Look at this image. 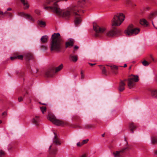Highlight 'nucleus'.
Instances as JSON below:
<instances>
[{"label": "nucleus", "mask_w": 157, "mask_h": 157, "mask_svg": "<svg viewBox=\"0 0 157 157\" xmlns=\"http://www.w3.org/2000/svg\"><path fill=\"white\" fill-rule=\"evenodd\" d=\"M50 48L51 51L60 52L63 48V41L59 33H54L52 35Z\"/></svg>", "instance_id": "f257e3e1"}, {"label": "nucleus", "mask_w": 157, "mask_h": 157, "mask_svg": "<svg viewBox=\"0 0 157 157\" xmlns=\"http://www.w3.org/2000/svg\"><path fill=\"white\" fill-rule=\"evenodd\" d=\"M78 6H73L68 8L65 11L59 8H56L55 10V13L60 16H62L66 18L69 17L73 15H77L79 14L77 12L78 9H79Z\"/></svg>", "instance_id": "f03ea898"}, {"label": "nucleus", "mask_w": 157, "mask_h": 157, "mask_svg": "<svg viewBox=\"0 0 157 157\" xmlns=\"http://www.w3.org/2000/svg\"><path fill=\"white\" fill-rule=\"evenodd\" d=\"M125 17L122 13H119L115 15L112 21L113 26H119L124 21Z\"/></svg>", "instance_id": "7ed1b4c3"}, {"label": "nucleus", "mask_w": 157, "mask_h": 157, "mask_svg": "<svg viewBox=\"0 0 157 157\" xmlns=\"http://www.w3.org/2000/svg\"><path fill=\"white\" fill-rule=\"evenodd\" d=\"M140 30L137 28H134V26L132 24L128 25L127 29L124 32L126 35L128 36L136 35L140 32Z\"/></svg>", "instance_id": "20e7f679"}, {"label": "nucleus", "mask_w": 157, "mask_h": 157, "mask_svg": "<svg viewBox=\"0 0 157 157\" xmlns=\"http://www.w3.org/2000/svg\"><path fill=\"white\" fill-rule=\"evenodd\" d=\"M93 28L96 33L95 36L96 37H100L101 35L106 30V28L104 26H100L96 23H93Z\"/></svg>", "instance_id": "39448f33"}, {"label": "nucleus", "mask_w": 157, "mask_h": 157, "mask_svg": "<svg viewBox=\"0 0 157 157\" xmlns=\"http://www.w3.org/2000/svg\"><path fill=\"white\" fill-rule=\"evenodd\" d=\"M49 119L54 124L58 126L67 125L68 124V122L57 119L53 115H50L48 116Z\"/></svg>", "instance_id": "423d86ee"}, {"label": "nucleus", "mask_w": 157, "mask_h": 157, "mask_svg": "<svg viewBox=\"0 0 157 157\" xmlns=\"http://www.w3.org/2000/svg\"><path fill=\"white\" fill-rule=\"evenodd\" d=\"M67 0H46V2L48 5H50L51 6L48 7L50 9H52L53 12L55 13V10L56 8H59V6L57 5V2L60 1H67Z\"/></svg>", "instance_id": "0eeeda50"}, {"label": "nucleus", "mask_w": 157, "mask_h": 157, "mask_svg": "<svg viewBox=\"0 0 157 157\" xmlns=\"http://www.w3.org/2000/svg\"><path fill=\"white\" fill-rule=\"evenodd\" d=\"M138 76H133L132 77L129 78L127 81H128V86L130 89L132 88L135 85V82L139 81Z\"/></svg>", "instance_id": "6e6552de"}, {"label": "nucleus", "mask_w": 157, "mask_h": 157, "mask_svg": "<svg viewBox=\"0 0 157 157\" xmlns=\"http://www.w3.org/2000/svg\"><path fill=\"white\" fill-rule=\"evenodd\" d=\"M57 150V148L56 147H54L52 145L50 146L49 148V154L48 157H55Z\"/></svg>", "instance_id": "1a4fd4ad"}, {"label": "nucleus", "mask_w": 157, "mask_h": 157, "mask_svg": "<svg viewBox=\"0 0 157 157\" xmlns=\"http://www.w3.org/2000/svg\"><path fill=\"white\" fill-rule=\"evenodd\" d=\"M128 149V147L122 148L121 150L116 151L113 152V155L115 157H122L123 154L124 153L126 150Z\"/></svg>", "instance_id": "9d476101"}, {"label": "nucleus", "mask_w": 157, "mask_h": 157, "mask_svg": "<svg viewBox=\"0 0 157 157\" xmlns=\"http://www.w3.org/2000/svg\"><path fill=\"white\" fill-rule=\"evenodd\" d=\"M82 11L80 9H78L77 12L79 14L78 15H75V25H77L80 24L82 21L81 17L80 16V12Z\"/></svg>", "instance_id": "9b49d317"}, {"label": "nucleus", "mask_w": 157, "mask_h": 157, "mask_svg": "<svg viewBox=\"0 0 157 157\" xmlns=\"http://www.w3.org/2000/svg\"><path fill=\"white\" fill-rule=\"evenodd\" d=\"M18 15L19 16H22L28 19L30 21L34 22V20L32 18L31 16L29 14L25 13L24 12H18L17 13Z\"/></svg>", "instance_id": "f8f14e48"}, {"label": "nucleus", "mask_w": 157, "mask_h": 157, "mask_svg": "<svg viewBox=\"0 0 157 157\" xmlns=\"http://www.w3.org/2000/svg\"><path fill=\"white\" fill-rule=\"evenodd\" d=\"M55 69L52 67L48 69L45 72V75L47 77H52L54 74Z\"/></svg>", "instance_id": "ddd939ff"}, {"label": "nucleus", "mask_w": 157, "mask_h": 157, "mask_svg": "<svg viewBox=\"0 0 157 157\" xmlns=\"http://www.w3.org/2000/svg\"><path fill=\"white\" fill-rule=\"evenodd\" d=\"M117 33V31L115 28H113L111 29L106 34V36L109 37H111L114 36Z\"/></svg>", "instance_id": "4468645a"}, {"label": "nucleus", "mask_w": 157, "mask_h": 157, "mask_svg": "<svg viewBox=\"0 0 157 157\" xmlns=\"http://www.w3.org/2000/svg\"><path fill=\"white\" fill-rule=\"evenodd\" d=\"M127 81V79L124 80H121L119 84L118 90L120 92L123 91L125 89L124 86L125 85V82Z\"/></svg>", "instance_id": "2eb2a0df"}, {"label": "nucleus", "mask_w": 157, "mask_h": 157, "mask_svg": "<svg viewBox=\"0 0 157 157\" xmlns=\"http://www.w3.org/2000/svg\"><path fill=\"white\" fill-rule=\"evenodd\" d=\"M23 56L22 55H19L18 52H16L14 53V56L10 57V59L12 60H13L16 59H19L22 60L23 58Z\"/></svg>", "instance_id": "dca6fc26"}, {"label": "nucleus", "mask_w": 157, "mask_h": 157, "mask_svg": "<svg viewBox=\"0 0 157 157\" xmlns=\"http://www.w3.org/2000/svg\"><path fill=\"white\" fill-rule=\"evenodd\" d=\"M128 127L130 131L132 133H134V131L137 128L136 124L132 122L129 123Z\"/></svg>", "instance_id": "f3484780"}, {"label": "nucleus", "mask_w": 157, "mask_h": 157, "mask_svg": "<svg viewBox=\"0 0 157 157\" xmlns=\"http://www.w3.org/2000/svg\"><path fill=\"white\" fill-rule=\"evenodd\" d=\"M74 44V40L73 39H70L66 42L65 44V48H67L73 46Z\"/></svg>", "instance_id": "a211bd4d"}, {"label": "nucleus", "mask_w": 157, "mask_h": 157, "mask_svg": "<svg viewBox=\"0 0 157 157\" xmlns=\"http://www.w3.org/2000/svg\"><path fill=\"white\" fill-rule=\"evenodd\" d=\"M54 134L55 135V136L53 139V143L55 144L56 145H60L61 143L59 138L56 136L55 132H54Z\"/></svg>", "instance_id": "6ab92c4d"}, {"label": "nucleus", "mask_w": 157, "mask_h": 157, "mask_svg": "<svg viewBox=\"0 0 157 157\" xmlns=\"http://www.w3.org/2000/svg\"><path fill=\"white\" fill-rule=\"evenodd\" d=\"M112 70L113 73L116 74L118 73V67L115 65L109 66Z\"/></svg>", "instance_id": "aec40b11"}, {"label": "nucleus", "mask_w": 157, "mask_h": 157, "mask_svg": "<svg viewBox=\"0 0 157 157\" xmlns=\"http://www.w3.org/2000/svg\"><path fill=\"white\" fill-rule=\"evenodd\" d=\"M39 116H36L32 120V122L36 125H39Z\"/></svg>", "instance_id": "412c9836"}, {"label": "nucleus", "mask_w": 157, "mask_h": 157, "mask_svg": "<svg viewBox=\"0 0 157 157\" xmlns=\"http://www.w3.org/2000/svg\"><path fill=\"white\" fill-rule=\"evenodd\" d=\"M24 56L25 59L28 60L33 59V54L30 53L26 54L24 55Z\"/></svg>", "instance_id": "4be33fe9"}, {"label": "nucleus", "mask_w": 157, "mask_h": 157, "mask_svg": "<svg viewBox=\"0 0 157 157\" xmlns=\"http://www.w3.org/2000/svg\"><path fill=\"white\" fill-rule=\"evenodd\" d=\"M48 37L47 36H43L41 38V41L42 43H44L47 42Z\"/></svg>", "instance_id": "5701e85b"}, {"label": "nucleus", "mask_w": 157, "mask_h": 157, "mask_svg": "<svg viewBox=\"0 0 157 157\" xmlns=\"http://www.w3.org/2000/svg\"><path fill=\"white\" fill-rule=\"evenodd\" d=\"M37 24L41 27H44L46 26L45 22L41 20H38L37 21Z\"/></svg>", "instance_id": "b1692460"}, {"label": "nucleus", "mask_w": 157, "mask_h": 157, "mask_svg": "<svg viewBox=\"0 0 157 157\" xmlns=\"http://www.w3.org/2000/svg\"><path fill=\"white\" fill-rule=\"evenodd\" d=\"M85 0L80 1L78 2V6L79 7H83L85 6Z\"/></svg>", "instance_id": "393cba45"}, {"label": "nucleus", "mask_w": 157, "mask_h": 157, "mask_svg": "<svg viewBox=\"0 0 157 157\" xmlns=\"http://www.w3.org/2000/svg\"><path fill=\"white\" fill-rule=\"evenodd\" d=\"M70 57L72 61L74 62H76L78 60V57L76 55L73 56L71 55L70 56Z\"/></svg>", "instance_id": "a878e982"}, {"label": "nucleus", "mask_w": 157, "mask_h": 157, "mask_svg": "<svg viewBox=\"0 0 157 157\" xmlns=\"http://www.w3.org/2000/svg\"><path fill=\"white\" fill-rule=\"evenodd\" d=\"M140 23L141 25H144V26H147L148 25L147 22L144 19L141 20L140 21Z\"/></svg>", "instance_id": "bb28decb"}, {"label": "nucleus", "mask_w": 157, "mask_h": 157, "mask_svg": "<svg viewBox=\"0 0 157 157\" xmlns=\"http://www.w3.org/2000/svg\"><path fill=\"white\" fill-rule=\"evenodd\" d=\"M63 65L61 64L58 67H56L55 70V72H57L60 71L63 68Z\"/></svg>", "instance_id": "cd10ccee"}, {"label": "nucleus", "mask_w": 157, "mask_h": 157, "mask_svg": "<svg viewBox=\"0 0 157 157\" xmlns=\"http://www.w3.org/2000/svg\"><path fill=\"white\" fill-rule=\"evenodd\" d=\"M151 95L153 97L157 98V90H152L151 92Z\"/></svg>", "instance_id": "c85d7f7f"}, {"label": "nucleus", "mask_w": 157, "mask_h": 157, "mask_svg": "<svg viewBox=\"0 0 157 157\" xmlns=\"http://www.w3.org/2000/svg\"><path fill=\"white\" fill-rule=\"evenodd\" d=\"M94 125L92 124H88L84 126V128L87 129L94 128Z\"/></svg>", "instance_id": "c756f323"}, {"label": "nucleus", "mask_w": 157, "mask_h": 157, "mask_svg": "<svg viewBox=\"0 0 157 157\" xmlns=\"http://www.w3.org/2000/svg\"><path fill=\"white\" fill-rule=\"evenodd\" d=\"M151 141L152 144H155L157 143V137H152Z\"/></svg>", "instance_id": "7c9ffc66"}, {"label": "nucleus", "mask_w": 157, "mask_h": 157, "mask_svg": "<svg viewBox=\"0 0 157 157\" xmlns=\"http://www.w3.org/2000/svg\"><path fill=\"white\" fill-rule=\"evenodd\" d=\"M150 63L148 62L146 60H144L143 62H142V63L143 65L145 66H148L150 64Z\"/></svg>", "instance_id": "2f4dec72"}, {"label": "nucleus", "mask_w": 157, "mask_h": 157, "mask_svg": "<svg viewBox=\"0 0 157 157\" xmlns=\"http://www.w3.org/2000/svg\"><path fill=\"white\" fill-rule=\"evenodd\" d=\"M40 109L43 113H44V112L46 111L47 108L45 107H40Z\"/></svg>", "instance_id": "473e14b6"}, {"label": "nucleus", "mask_w": 157, "mask_h": 157, "mask_svg": "<svg viewBox=\"0 0 157 157\" xmlns=\"http://www.w3.org/2000/svg\"><path fill=\"white\" fill-rule=\"evenodd\" d=\"M156 14V12L153 13H151L148 16V18L149 19H151Z\"/></svg>", "instance_id": "72a5a7b5"}, {"label": "nucleus", "mask_w": 157, "mask_h": 157, "mask_svg": "<svg viewBox=\"0 0 157 157\" xmlns=\"http://www.w3.org/2000/svg\"><path fill=\"white\" fill-rule=\"evenodd\" d=\"M102 74L105 75H107V71L105 69V67H103V68L102 70Z\"/></svg>", "instance_id": "f704fd0d"}, {"label": "nucleus", "mask_w": 157, "mask_h": 157, "mask_svg": "<svg viewBox=\"0 0 157 157\" xmlns=\"http://www.w3.org/2000/svg\"><path fill=\"white\" fill-rule=\"evenodd\" d=\"M41 48L43 50H45L47 49L48 47L46 45H43L41 46Z\"/></svg>", "instance_id": "c9c22d12"}, {"label": "nucleus", "mask_w": 157, "mask_h": 157, "mask_svg": "<svg viewBox=\"0 0 157 157\" xmlns=\"http://www.w3.org/2000/svg\"><path fill=\"white\" fill-rule=\"evenodd\" d=\"M5 155V153L2 150L0 151V157H3Z\"/></svg>", "instance_id": "e433bc0d"}, {"label": "nucleus", "mask_w": 157, "mask_h": 157, "mask_svg": "<svg viewBox=\"0 0 157 157\" xmlns=\"http://www.w3.org/2000/svg\"><path fill=\"white\" fill-rule=\"evenodd\" d=\"M78 48L79 47L78 46H75L74 48L73 51V53H75V51L77 50L78 49Z\"/></svg>", "instance_id": "4c0bfd02"}, {"label": "nucleus", "mask_w": 157, "mask_h": 157, "mask_svg": "<svg viewBox=\"0 0 157 157\" xmlns=\"http://www.w3.org/2000/svg\"><path fill=\"white\" fill-rule=\"evenodd\" d=\"M4 14H5V15H8L10 17H11L12 16V13H10L8 12L7 11H6L4 13Z\"/></svg>", "instance_id": "58836bf2"}, {"label": "nucleus", "mask_w": 157, "mask_h": 157, "mask_svg": "<svg viewBox=\"0 0 157 157\" xmlns=\"http://www.w3.org/2000/svg\"><path fill=\"white\" fill-rule=\"evenodd\" d=\"M29 5L28 3H27L25 6H24V9L25 10H27L28 9L29 7Z\"/></svg>", "instance_id": "ea45409f"}, {"label": "nucleus", "mask_w": 157, "mask_h": 157, "mask_svg": "<svg viewBox=\"0 0 157 157\" xmlns=\"http://www.w3.org/2000/svg\"><path fill=\"white\" fill-rule=\"evenodd\" d=\"M81 78L82 79H83L84 77V75L82 70H81Z\"/></svg>", "instance_id": "a19ab883"}, {"label": "nucleus", "mask_w": 157, "mask_h": 157, "mask_svg": "<svg viewBox=\"0 0 157 157\" xmlns=\"http://www.w3.org/2000/svg\"><path fill=\"white\" fill-rule=\"evenodd\" d=\"M35 13L37 15H39L40 14V11L38 10H35Z\"/></svg>", "instance_id": "79ce46f5"}, {"label": "nucleus", "mask_w": 157, "mask_h": 157, "mask_svg": "<svg viewBox=\"0 0 157 157\" xmlns=\"http://www.w3.org/2000/svg\"><path fill=\"white\" fill-rule=\"evenodd\" d=\"M88 139L85 140H83L82 141V144L83 145L84 144H85L87 143V142H88Z\"/></svg>", "instance_id": "37998d69"}, {"label": "nucleus", "mask_w": 157, "mask_h": 157, "mask_svg": "<svg viewBox=\"0 0 157 157\" xmlns=\"http://www.w3.org/2000/svg\"><path fill=\"white\" fill-rule=\"evenodd\" d=\"M83 144H82V143H80V142H78L77 144V145L78 147H80Z\"/></svg>", "instance_id": "c03bdc74"}, {"label": "nucleus", "mask_w": 157, "mask_h": 157, "mask_svg": "<svg viewBox=\"0 0 157 157\" xmlns=\"http://www.w3.org/2000/svg\"><path fill=\"white\" fill-rule=\"evenodd\" d=\"M18 100L19 102H20L23 100V99L21 97H20L18 98Z\"/></svg>", "instance_id": "a18cd8bd"}, {"label": "nucleus", "mask_w": 157, "mask_h": 157, "mask_svg": "<svg viewBox=\"0 0 157 157\" xmlns=\"http://www.w3.org/2000/svg\"><path fill=\"white\" fill-rule=\"evenodd\" d=\"M20 1L22 4L26 3V2L27 1V0H20Z\"/></svg>", "instance_id": "49530a36"}, {"label": "nucleus", "mask_w": 157, "mask_h": 157, "mask_svg": "<svg viewBox=\"0 0 157 157\" xmlns=\"http://www.w3.org/2000/svg\"><path fill=\"white\" fill-rule=\"evenodd\" d=\"M81 157H87V155L86 154H84L82 155L81 156Z\"/></svg>", "instance_id": "de8ad7c7"}, {"label": "nucleus", "mask_w": 157, "mask_h": 157, "mask_svg": "<svg viewBox=\"0 0 157 157\" xmlns=\"http://www.w3.org/2000/svg\"><path fill=\"white\" fill-rule=\"evenodd\" d=\"M0 14L3 15V16L5 15V14H4V13L2 11H0Z\"/></svg>", "instance_id": "09e8293b"}, {"label": "nucleus", "mask_w": 157, "mask_h": 157, "mask_svg": "<svg viewBox=\"0 0 157 157\" xmlns=\"http://www.w3.org/2000/svg\"><path fill=\"white\" fill-rule=\"evenodd\" d=\"M88 64L90 65L91 66H93L94 65L96 64L95 63H88Z\"/></svg>", "instance_id": "8fccbe9b"}, {"label": "nucleus", "mask_w": 157, "mask_h": 157, "mask_svg": "<svg viewBox=\"0 0 157 157\" xmlns=\"http://www.w3.org/2000/svg\"><path fill=\"white\" fill-rule=\"evenodd\" d=\"M12 10V9L10 8H8L7 10V11H10Z\"/></svg>", "instance_id": "3c124183"}, {"label": "nucleus", "mask_w": 157, "mask_h": 157, "mask_svg": "<svg viewBox=\"0 0 157 157\" xmlns=\"http://www.w3.org/2000/svg\"><path fill=\"white\" fill-rule=\"evenodd\" d=\"M6 114H7V113L6 112H5L3 113H2V115H4L5 114L6 115Z\"/></svg>", "instance_id": "603ef678"}, {"label": "nucleus", "mask_w": 157, "mask_h": 157, "mask_svg": "<svg viewBox=\"0 0 157 157\" xmlns=\"http://www.w3.org/2000/svg\"><path fill=\"white\" fill-rule=\"evenodd\" d=\"M152 24L153 26L156 29H157V27H155V25H154L153 22L152 21Z\"/></svg>", "instance_id": "864d4df0"}, {"label": "nucleus", "mask_w": 157, "mask_h": 157, "mask_svg": "<svg viewBox=\"0 0 157 157\" xmlns=\"http://www.w3.org/2000/svg\"><path fill=\"white\" fill-rule=\"evenodd\" d=\"M124 141H126V144H127V145H128V142H127V141L126 139V138H124Z\"/></svg>", "instance_id": "5fc2aeb1"}, {"label": "nucleus", "mask_w": 157, "mask_h": 157, "mask_svg": "<svg viewBox=\"0 0 157 157\" xmlns=\"http://www.w3.org/2000/svg\"><path fill=\"white\" fill-rule=\"evenodd\" d=\"M151 59H152V61L153 62H155V60H154V58L152 56H151Z\"/></svg>", "instance_id": "6e6d98bb"}, {"label": "nucleus", "mask_w": 157, "mask_h": 157, "mask_svg": "<svg viewBox=\"0 0 157 157\" xmlns=\"http://www.w3.org/2000/svg\"><path fill=\"white\" fill-rule=\"evenodd\" d=\"M127 66V65L126 64H124V66H123L124 67H125Z\"/></svg>", "instance_id": "4d7b16f0"}, {"label": "nucleus", "mask_w": 157, "mask_h": 157, "mask_svg": "<svg viewBox=\"0 0 157 157\" xmlns=\"http://www.w3.org/2000/svg\"><path fill=\"white\" fill-rule=\"evenodd\" d=\"M28 3V2H27H27H26V3H23V6H25V5H26V4H27V3Z\"/></svg>", "instance_id": "13d9d810"}, {"label": "nucleus", "mask_w": 157, "mask_h": 157, "mask_svg": "<svg viewBox=\"0 0 157 157\" xmlns=\"http://www.w3.org/2000/svg\"><path fill=\"white\" fill-rule=\"evenodd\" d=\"M155 154L157 155V150L155 151Z\"/></svg>", "instance_id": "bf43d9fd"}, {"label": "nucleus", "mask_w": 157, "mask_h": 157, "mask_svg": "<svg viewBox=\"0 0 157 157\" xmlns=\"http://www.w3.org/2000/svg\"><path fill=\"white\" fill-rule=\"evenodd\" d=\"M104 136H105V134L104 133V134H103L101 135V136L102 137H104Z\"/></svg>", "instance_id": "052dcab7"}, {"label": "nucleus", "mask_w": 157, "mask_h": 157, "mask_svg": "<svg viewBox=\"0 0 157 157\" xmlns=\"http://www.w3.org/2000/svg\"><path fill=\"white\" fill-rule=\"evenodd\" d=\"M131 67H132V66H131L129 67V69L130 70L131 69Z\"/></svg>", "instance_id": "680f3d73"}, {"label": "nucleus", "mask_w": 157, "mask_h": 157, "mask_svg": "<svg viewBox=\"0 0 157 157\" xmlns=\"http://www.w3.org/2000/svg\"><path fill=\"white\" fill-rule=\"evenodd\" d=\"M99 66L101 68L102 66V65H99Z\"/></svg>", "instance_id": "e2e57ef3"}, {"label": "nucleus", "mask_w": 157, "mask_h": 157, "mask_svg": "<svg viewBox=\"0 0 157 157\" xmlns=\"http://www.w3.org/2000/svg\"><path fill=\"white\" fill-rule=\"evenodd\" d=\"M2 121H1V120H0V124L1 123H2Z\"/></svg>", "instance_id": "0e129e2a"}, {"label": "nucleus", "mask_w": 157, "mask_h": 157, "mask_svg": "<svg viewBox=\"0 0 157 157\" xmlns=\"http://www.w3.org/2000/svg\"><path fill=\"white\" fill-rule=\"evenodd\" d=\"M28 94V93L26 92V93H25V94L24 95V96H25V95H26V94Z\"/></svg>", "instance_id": "69168bd1"}, {"label": "nucleus", "mask_w": 157, "mask_h": 157, "mask_svg": "<svg viewBox=\"0 0 157 157\" xmlns=\"http://www.w3.org/2000/svg\"><path fill=\"white\" fill-rule=\"evenodd\" d=\"M42 104L43 105H46L45 104H44V103Z\"/></svg>", "instance_id": "338daca9"}, {"label": "nucleus", "mask_w": 157, "mask_h": 157, "mask_svg": "<svg viewBox=\"0 0 157 157\" xmlns=\"http://www.w3.org/2000/svg\"><path fill=\"white\" fill-rule=\"evenodd\" d=\"M19 72V71L17 72V74H18Z\"/></svg>", "instance_id": "774afa93"}]
</instances>
